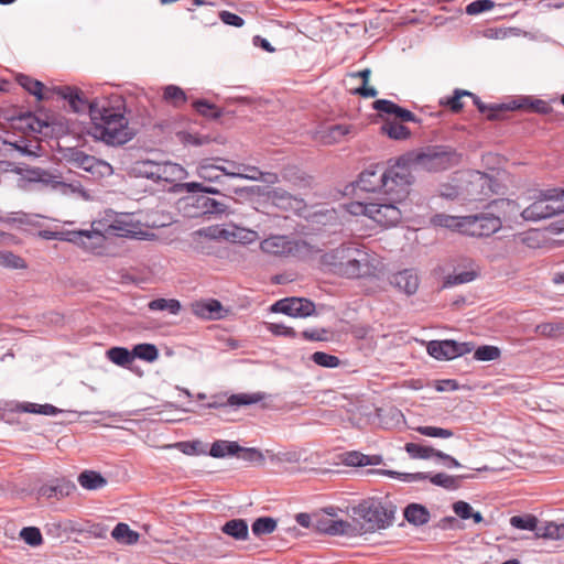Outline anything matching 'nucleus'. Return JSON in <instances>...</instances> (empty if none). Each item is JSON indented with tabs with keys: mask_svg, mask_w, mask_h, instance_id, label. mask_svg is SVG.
<instances>
[{
	"mask_svg": "<svg viewBox=\"0 0 564 564\" xmlns=\"http://www.w3.org/2000/svg\"><path fill=\"white\" fill-rule=\"evenodd\" d=\"M54 91L67 100L74 112L88 111L90 126L87 133L95 140L108 145H122L129 142L134 132L129 128V120L124 116L123 106H111L107 100L89 102L78 88L62 86Z\"/></svg>",
	"mask_w": 564,
	"mask_h": 564,
	"instance_id": "obj_1",
	"label": "nucleus"
},
{
	"mask_svg": "<svg viewBox=\"0 0 564 564\" xmlns=\"http://www.w3.org/2000/svg\"><path fill=\"white\" fill-rule=\"evenodd\" d=\"M325 259L336 274L348 279L376 275L380 265L376 253L355 243L339 246L327 253Z\"/></svg>",
	"mask_w": 564,
	"mask_h": 564,
	"instance_id": "obj_2",
	"label": "nucleus"
},
{
	"mask_svg": "<svg viewBox=\"0 0 564 564\" xmlns=\"http://www.w3.org/2000/svg\"><path fill=\"white\" fill-rule=\"evenodd\" d=\"M460 155L451 147L429 145L419 151L404 154L413 170L438 172L453 167L459 163Z\"/></svg>",
	"mask_w": 564,
	"mask_h": 564,
	"instance_id": "obj_3",
	"label": "nucleus"
},
{
	"mask_svg": "<svg viewBox=\"0 0 564 564\" xmlns=\"http://www.w3.org/2000/svg\"><path fill=\"white\" fill-rule=\"evenodd\" d=\"M403 160L404 154L384 167L381 193L395 202H403L408 197L413 183L412 172L414 170L410 162Z\"/></svg>",
	"mask_w": 564,
	"mask_h": 564,
	"instance_id": "obj_4",
	"label": "nucleus"
},
{
	"mask_svg": "<svg viewBox=\"0 0 564 564\" xmlns=\"http://www.w3.org/2000/svg\"><path fill=\"white\" fill-rule=\"evenodd\" d=\"M358 514L369 524V529H383L391 524L394 507L391 502L369 499L359 503Z\"/></svg>",
	"mask_w": 564,
	"mask_h": 564,
	"instance_id": "obj_5",
	"label": "nucleus"
},
{
	"mask_svg": "<svg viewBox=\"0 0 564 564\" xmlns=\"http://www.w3.org/2000/svg\"><path fill=\"white\" fill-rule=\"evenodd\" d=\"M463 224L464 235L469 237L482 238L490 237L498 232L502 227V221L494 212H482L475 215L465 216Z\"/></svg>",
	"mask_w": 564,
	"mask_h": 564,
	"instance_id": "obj_6",
	"label": "nucleus"
},
{
	"mask_svg": "<svg viewBox=\"0 0 564 564\" xmlns=\"http://www.w3.org/2000/svg\"><path fill=\"white\" fill-rule=\"evenodd\" d=\"M91 224V229L67 230L66 241L70 242L86 252L102 256L107 251V237Z\"/></svg>",
	"mask_w": 564,
	"mask_h": 564,
	"instance_id": "obj_7",
	"label": "nucleus"
},
{
	"mask_svg": "<svg viewBox=\"0 0 564 564\" xmlns=\"http://www.w3.org/2000/svg\"><path fill=\"white\" fill-rule=\"evenodd\" d=\"M463 97L471 98L479 112L486 115L489 120L500 119L501 111L507 108L505 106H497V104L487 105L482 102L478 96L464 89H455L453 96L441 99L440 104L457 113L464 108V104L462 101Z\"/></svg>",
	"mask_w": 564,
	"mask_h": 564,
	"instance_id": "obj_8",
	"label": "nucleus"
},
{
	"mask_svg": "<svg viewBox=\"0 0 564 564\" xmlns=\"http://www.w3.org/2000/svg\"><path fill=\"white\" fill-rule=\"evenodd\" d=\"M401 203L402 202H395L390 197H387L381 202H371L370 219L382 227L397 226L402 218V213L399 207Z\"/></svg>",
	"mask_w": 564,
	"mask_h": 564,
	"instance_id": "obj_9",
	"label": "nucleus"
},
{
	"mask_svg": "<svg viewBox=\"0 0 564 564\" xmlns=\"http://www.w3.org/2000/svg\"><path fill=\"white\" fill-rule=\"evenodd\" d=\"M549 195L550 188L541 191L534 202L521 210L520 216L527 221H539L557 215L560 207Z\"/></svg>",
	"mask_w": 564,
	"mask_h": 564,
	"instance_id": "obj_10",
	"label": "nucleus"
},
{
	"mask_svg": "<svg viewBox=\"0 0 564 564\" xmlns=\"http://www.w3.org/2000/svg\"><path fill=\"white\" fill-rule=\"evenodd\" d=\"M426 349L429 355L437 360H449L470 352L473 347L469 343L431 340Z\"/></svg>",
	"mask_w": 564,
	"mask_h": 564,
	"instance_id": "obj_11",
	"label": "nucleus"
},
{
	"mask_svg": "<svg viewBox=\"0 0 564 564\" xmlns=\"http://www.w3.org/2000/svg\"><path fill=\"white\" fill-rule=\"evenodd\" d=\"M271 310L292 317H306L315 312V305L306 299L291 297L275 302Z\"/></svg>",
	"mask_w": 564,
	"mask_h": 564,
	"instance_id": "obj_12",
	"label": "nucleus"
},
{
	"mask_svg": "<svg viewBox=\"0 0 564 564\" xmlns=\"http://www.w3.org/2000/svg\"><path fill=\"white\" fill-rule=\"evenodd\" d=\"M189 310L194 316L204 321L221 319L225 312L221 303L215 299L194 301Z\"/></svg>",
	"mask_w": 564,
	"mask_h": 564,
	"instance_id": "obj_13",
	"label": "nucleus"
},
{
	"mask_svg": "<svg viewBox=\"0 0 564 564\" xmlns=\"http://www.w3.org/2000/svg\"><path fill=\"white\" fill-rule=\"evenodd\" d=\"M389 281L391 285L406 295L415 294L420 285L419 275L413 269L395 272L390 276Z\"/></svg>",
	"mask_w": 564,
	"mask_h": 564,
	"instance_id": "obj_14",
	"label": "nucleus"
},
{
	"mask_svg": "<svg viewBox=\"0 0 564 564\" xmlns=\"http://www.w3.org/2000/svg\"><path fill=\"white\" fill-rule=\"evenodd\" d=\"M384 167L380 164L364 170L358 177V186L365 192H381Z\"/></svg>",
	"mask_w": 564,
	"mask_h": 564,
	"instance_id": "obj_15",
	"label": "nucleus"
},
{
	"mask_svg": "<svg viewBox=\"0 0 564 564\" xmlns=\"http://www.w3.org/2000/svg\"><path fill=\"white\" fill-rule=\"evenodd\" d=\"M405 477L408 480H422L429 478L434 486L442 487L447 490H456L460 487V481L468 476H452L445 473H438L430 476L426 473H416L408 474Z\"/></svg>",
	"mask_w": 564,
	"mask_h": 564,
	"instance_id": "obj_16",
	"label": "nucleus"
},
{
	"mask_svg": "<svg viewBox=\"0 0 564 564\" xmlns=\"http://www.w3.org/2000/svg\"><path fill=\"white\" fill-rule=\"evenodd\" d=\"M75 489L76 486L74 482L65 478H59L41 486L39 495L47 499L55 498L59 500L68 497Z\"/></svg>",
	"mask_w": 564,
	"mask_h": 564,
	"instance_id": "obj_17",
	"label": "nucleus"
},
{
	"mask_svg": "<svg viewBox=\"0 0 564 564\" xmlns=\"http://www.w3.org/2000/svg\"><path fill=\"white\" fill-rule=\"evenodd\" d=\"M263 252L274 256H286L293 252L294 242L286 236H271L260 243Z\"/></svg>",
	"mask_w": 564,
	"mask_h": 564,
	"instance_id": "obj_18",
	"label": "nucleus"
},
{
	"mask_svg": "<svg viewBox=\"0 0 564 564\" xmlns=\"http://www.w3.org/2000/svg\"><path fill=\"white\" fill-rule=\"evenodd\" d=\"M497 106L507 107L506 109H503L501 111V115L507 111L516 110V109H528L533 112L542 113V115H546V113L551 112V110H552L551 106L545 100L535 99V98H531V97L522 98L519 101L513 100L512 102H509V104H497Z\"/></svg>",
	"mask_w": 564,
	"mask_h": 564,
	"instance_id": "obj_19",
	"label": "nucleus"
},
{
	"mask_svg": "<svg viewBox=\"0 0 564 564\" xmlns=\"http://www.w3.org/2000/svg\"><path fill=\"white\" fill-rule=\"evenodd\" d=\"M488 209L494 212L496 216L500 217V220H514L518 215L521 213L520 205L512 199L500 198L492 200Z\"/></svg>",
	"mask_w": 564,
	"mask_h": 564,
	"instance_id": "obj_20",
	"label": "nucleus"
},
{
	"mask_svg": "<svg viewBox=\"0 0 564 564\" xmlns=\"http://www.w3.org/2000/svg\"><path fill=\"white\" fill-rule=\"evenodd\" d=\"M351 131V126L349 124H330L325 128H322L317 131L316 138L323 144H335L344 140V138L349 134Z\"/></svg>",
	"mask_w": 564,
	"mask_h": 564,
	"instance_id": "obj_21",
	"label": "nucleus"
},
{
	"mask_svg": "<svg viewBox=\"0 0 564 564\" xmlns=\"http://www.w3.org/2000/svg\"><path fill=\"white\" fill-rule=\"evenodd\" d=\"M161 171L162 162H155L152 160L138 161L133 166V172L137 176L151 180L154 183H160Z\"/></svg>",
	"mask_w": 564,
	"mask_h": 564,
	"instance_id": "obj_22",
	"label": "nucleus"
},
{
	"mask_svg": "<svg viewBox=\"0 0 564 564\" xmlns=\"http://www.w3.org/2000/svg\"><path fill=\"white\" fill-rule=\"evenodd\" d=\"M315 528L318 532L329 535L347 534L350 523L344 520H334L332 518H321L316 521Z\"/></svg>",
	"mask_w": 564,
	"mask_h": 564,
	"instance_id": "obj_23",
	"label": "nucleus"
},
{
	"mask_svg": "<svg viewBox=\"0 0 564 564\" xmlns=\"http://www.w3.org/2000/svg\"><path fill=\"white\" fill-rule=\"evenodd\" d=\"M344 463L347 466L354 467L377 466L382 463V457L380 455H365L352 451L345 454Z\"/></svg>",
	"mask_w": 564,
	"mask_h": 564,
	"instance_id": "obj_24",
	"label": "nucleus"
},
{
	"mask_svg": "<svg viewBox=\"0 0 564 564\" xmlns=\"http://www.w3.org/2000/svg\"><path fill=\"white\" fill-rule=\"evenodd\" d=\"M185 175L186 171L182 165L170 161L162 162L160 183L173 184L175 182L182 181Z\"/></svg>",
	"mask_w": 564,
	"mask_h": 564,
	"instance_id": "obj_25",
	"label": "nucleus"
},
{
	"mask_svg": "<svg viewBox=\"0 0 564 564\" xmlns=\"http://www.w3.org/2000/svg\"><path fill=\"white\" fill-rule=\"evenodd\" d=\"M216 159H204L198 163L197 175L208 182H219L221 175L220 165L215 164Z\"/></svg>",
	"mask_w": 564,
	"mask_h": 564,
	"instance_id": "obj_26",
	"label": "nucleus"
},
{
	"mask_svg": "<svg viewBox=\"0 0 564 564\" xmlns=\"http://www.w3.org/2000/svg\"><path fill=\"white\" fill-rule=\"evenodd\" d=\"M241 446L237 442L231 441H216L212 444L209 455L215 458H223L225 456H235L239 454Z\"/></svg>",
	"mask_w": 564,
	"mask_h": 564,
	"instance_id": "obj_27",
	"label": "nucleus"
},
{
	"mask_svg": "<svg viewBox=\"0 0 564 564\" xmlns=\"http://www.w3.org/2000/svg\"><path fill=\"white\" fill-rule=\"evenodd\" d=\"M18 84L22 86L29 94L36 97L37 100L47 99L44 94V85L37 79H34L24 74H18L15 77Z\"/></svg>",
	"mask_w": 564,
	"mask_h": 564,
	"instance_id": "obj_28",
	"label": "nucleus"
},
{
	"mask_svg": "<svg viewBox=\"0 0 564 564\" xmlns=\"http://www.w3.org/2000/svg\"><path fill=\"white\" fill-rule=\"evenodd\" d=\"M15 174L22 176V180L28 182L48 183L51 181V174L41 167H20L15 166L11 170Z\"/></svg>",
	"mask_w": 564,
	"mask_h": 564,
	"instance_id": "obj_29",
	"label": "nucleus"
},
{
	"mask_svg": "<svg viewBox=\"0 0 564 564\" xmlns=\"http://www.w3.org/2000/svg\"><path fill=\"white\" fill-rule=\"evenodd\" d=\"M404 518L414 525H423L430 520L429 510L419 503H411L404 509Z\"/></svg>",
	"mask_w": 564,
	"mask_h": 564,
	"instance_id": "obj_30",
	"label": "nucleus"
},
{
	"mask_svg": "<svg viewBox=\"0 0 564 564\" xmlns=\"http://www.w3.org/2000/svg\"><path fill=\"white\" fill-rule=\"evenodd\" d=\"M465 216H451L445 214H437L432 218L435 226L444 227L464 235L463 224Z\"/></svg>",
	"mask_w": 564,
	"mask_h": 564,
	"instance_id": "obj_31",
	"label": "nucleus"
},
{
	"mask_svg": "<svg viewBox=\"0 0 564 564\" xmlns=\"http://www.w3.org/2000/svg\"><path fill=\"white\" fill-rule=\"evenodd\" d=\"M241 178L251 180V181H263L267 183L274 184L278 182L279 177L275 173H263L258 167L252 165H246L241 163Z\"/></svg>",
	"mask_w": 564,
	"mask_h": 564,
	"instance_id": "obj_32",
	"label": "nucleus"
},
{
	"mask_svg": "<svg viewBox=\"0 0 564 564\" xmlns=\"http://www.w3.org/2000/svg\"><path fill=\"white\" fill-rule=\"evenodd\" d=\"M223 532L236 540H246L248 538V524L243 519H232L223 527Z\"/></svg>",
	"mask_w": 564,
	"mask_h": 564,
	"instance_id": "obj_33",
	"label": "nucleus"
},
{
	"mask_svg": "<svg viewBox=\"0 0 564 564\" xmlns=\"http://www.w3.org/2000/svg\"><path fill=\"white\" fill-rule=\"evenodd\" d=\"M111 536L116 541L124 543L127 545L135 544L140 538L138 532L131 530L128 524L122 523V522L118 523L113 528V530L111 532Z\"/></svg>",
	"mask_w": 564,
	"mask_h": 564,
	"instance_id": "obj_34",
	"label": "nucleus"
},
{
	"mask_svg": "<svg viewBox=\"0 0 564 564\" xmlns=\"http://www.w3.org/2000/svg\"><path fill=\"white\" fill-rule=\"evenodd\" d=\"M381 131L387 134L390 139L393 140H406L411 135V131L409 128L403 126L400 122L393 121V120H387L381 126Z\"/></svg>",
	"mask_w": 564,
	"mask_h": 564,
	"instance_id": "obj_35",
	"label": "nucleus"
},
{
	"mask_svg": "<svg viewBox=\"0 0 564 564\" xmlns=\"http://www.w3.org/2000/svg\"><path fill=\"white\" fill-rule=\"evenodd\" d=\"M78 482L85 489L96 490L106 486L107 480L97 471L85 470L78 476Z\"/></svg>",
	"mask_w": 564,
	"mask_h": 564,
	"instance_id": "obj_36",
	"label": "nucleus"
},
{
	"mask_svg": "<svg viewBox=\"0 0 564 564\" xmlns=\"http://www.w3.org/2000/svg\"><path fill=\"white\" fill-rule=\"evenodd\" d=\"M163 99L176 108L185 105L187 101L185 91L176 85H167L164 87Z\"/></svg>",
	"mask_w": 564,
	"mask_h": 564,
	"instance_id": "obj_37",
	"label": "nucleus"
},
{
	"mask_svg": "<svg viewBox=\"0 0 564 564\" xmlns=\"http://www.w3.org/2000/svg\"><path fill=\"white\" fill-rule=\"evenodd\" d=\"M535 333L545 338H557L564 335V322H547L535 326Z\"/></svg>",
	"mask_w": 564,
	"mask_h": 564,
	"instance_id": "obj_38",
	"label": "nucleus"
},
{
	"mask_svg": "<svg viewBox=\"0 0 564 564\" xmlns=\"http://www.w3.org/2000/svg\"><path fill=\"white\" fill-rule=\"evenodd\" d=\"M107 358L117 366L127 367L133 361L132 351L124 347H111L106 352Z\"/></svg>",
	"mask_w": 564,
	"mask_h": 564,
	"instance_id": "obj_39",
	"label": "nucleus"
},
{
	"mask_svg": "<svg viewBox=\"0 0 564 564\" xmlns=\"http://www.w3.org/2000/svg\"><path fill=\"white\" fill-rule=\"evenodd\" d=\"M151 311H167L170 314L177 315L182 305L176 299H155L148 304Z\"/></svg>",
	"mask_w": 564,
	"mask_h": 564,
	"instance_id": "obj_40",
	"label": "nucleus"
},
{
	"mask_svg": "<svg viewBox=\"0 0 564 564\" xmlns=\"http://www.w3.org/2000/svg\"><path fill=\"white\" fill-rule=\"evenodd\" d=\"M66 160L68 163L86 172L89 165L94 163L95 156L86 154L82 150L70 149L66 155Z\"/></svg>",
	"mask_w": 564,
	"mask_h": 564,
	"instance_id": "obj_41",
	"label": "nucleus"
},
{
	"mask_svg": "<svg viewBox=\"0 0 564 564\" xmlns=\"http://www.w3.org/2000/svg\"><path fill=\"white\" fill-rule=\"evenodd\" d=\"M133 359L139 358L147 362H153L159 358V350L153 344H138L132 349Z\"/></svg>",
	"mask_w": 564,
	"mask_h": 564,
	"instance_id": "obj_42",
	"label": "nucleus"
},
{
	"mask_svg": "<svg viewBox=\"0 0 564 564\" xmlns=\"http://www.w3.org/2000/svg\"><path fill=\"white\" fill-rule=\"evenodd\" d=\"M404 449L413 459H429L431 457H436L437 454V449L416 443H406Z\"/></svg>",
	"mask_w": 564,
	"mask_h": 564,
	"instance_id": "obj_43",
	"label": "nucleus"
},
{
	"mask_svg": "<svg viewBox=\"0 0 564 564\" xmlns=\"http://www.w3.org/2000/svg\"><path fill=\"white\" fill-rule=\"evenodd\" d=\"M265 394L262 392L256 393H237L231 394L228 398L227 403L231 406H241V405H250L256 404L264 399Z\"/></svg>",
	"mask_w": 564,
	"mask_h": 564,
	"instance_id": "obj_44",
	"label": "nucleus"
},
{
	"mask_svg": "<svg viewBox=\"0 0 564 564\" xmlns=\"http://www.w3.org/2000/svg\"><path fill=\"white\" fill-rule=\"evenodd\" d=\"M536 538L550 539V540H563L564 539V524L555 522H549L536 530Z\"/></svg>",
	"mask_w": 564,
	"mask_h": 564,
	"instance_id": "obj_45",
	"label": "nucleus"
},
{
	"mask_svg": "<svg viewBox=\"0 0 564 564\" xmlns=\"http://www.w3.org/2000/svg\"><path fill=\"white\" fill-rule=\"evenodd\" d=\"M0 267L7 269H26L28 264L23 258L8 250H0Z\"/></svg>",
	"mask_w": 564,
	"mask_h": 564,
	"instance_id": "obj_46",
	"label": "nucleus"
},
{
	"mask_svg": "<svg viewBox=\"0 0 564 564\" xmlns=\"http://www.w3.org/2000/svg\"><path fill=\"white\" fill-rule=\"evenodd\" d=\"M538 518L532 514L513 516L510 518L511 527L519 530L534 531L535 533L536 530L540 528L538 527Z\"/></svg>",
	"mask_w": 564,
	"mask_h": 564,
	"instance_id": "obj_47",
	"label": "nucleus"
},
{
	"mask_svg": "<svg viewBox=\"0 0 564 564\" xmlns=\"http://www.w3.org/2000/svg\"><path fill=\"white\" fill-rule=\"evenodd\" d=\"M276 528V521L271 517L258 518L252 523V532L257 536L272 533Z\"/></svg>",
	"mask_w": 564,
	"mask_h": 564,
	"instance_id": "obj_48",
	"label": "nucleus"
},
{
	"mask_svg": "<svg viewBox=\"0 0 564 564\" xmlns=\"http://www.w3.org/2000/svg\"><path fill=\"white\" fill-rule=\"evenodd\" d=\"M86 172L89 173L93 178L98 180L111 175L113 171L108 162L95 158L94 163L89 165Z\"/></svg>",
	"mask_w": 564,
	"mask_h": 564,
	"instance_id": "obj_49",
	"label": "nucleus"
},
{
	"mask_svg": "<svg viewBox=\"0 0 564 564\" xmlns=\"http://www.w3.org/2000/svg\"><path fill=\"white\" fill-rule=\"evenodd\" d=\"M474 265L475 264L471 263L469 270L448 275L446 279V284L447 285H457V284L468 283V282H471L473 280H475L478 275V271L476 269H474Z\"/></svg>",
	"mask_w": 564,
	"mask_h": 564,
	"instance_id": "obj_50",
	"label": "nucleus"
},
{
	"mask_svg": "<svg viewBox=\"0 0 564 564\" xmlns=\"http://www.w3.org/2000/svg\"><path fill=\"white\" fill-rule=\"evenodd\" d=\"M414 430L427 437L449 438L454 435L452 430L430 425L417 426Z\"/></svg>",
	"mask_w": 564,
	"mask_h": 564,
	"instance_id": "obj_51",
	"label": "nucleus"
},
{
	"mask_svg": "<svg viewBox=\"0 0 564 564\" xmlns=\"http://www.w3.org/2000/svg\"><path fill=\"white\" fill-rule=\"evenodd\" d=\"M208 214H223L226 212V205L209 197H200L196 199V204Z\"/></svg>",
	"mask_w": 564,
	"mask_h": 564,
	"instance_id": "obj_52",
	"label": "nucleus"
},
{
	"mask_svg": "<svg viewBox=\"0 0 564 564\" xmlns=\"http://www.w3.org/2000/svg\"><path fill=\"white\" fill-rule=\"evenodd\" d=\"M21 539L31 546H39L43 542L41 531L35 527L23 528L20 532Z\"/></svg>",
	"mask_w": 564,
	"mask_h": 564,
	"instance_id": "obj_53",
	"label": "nucleus"
},
{
	"mask_svg": "<svg viewBox=\"0 0 564 564\" xmlns=\"http://www.w3.org/2000/svg\"><path fill=\"white\" fill-rule=\"evenodd\" d=\"M474 357L481 361H491L500 357V349L496 346L484 345L475 350Z\"/></svg>",
	"mask_w": 564,
	"mask_h": 564,
	"instance_id": "obj_54",
	"label": "nucleus"
},
{
	"mask_svg": "<svg viewBox=\"0 0 564 564\" xmlns=\"http://www.w3.org/2000/svg\"><path fill=\"white\" fill-rule=\"evenodd\" d=\"M312 360L316 365L326 367V368H336L340 364V360L338 357H336L334 355L326 354L324 351H315L312 355Z\"/></svg>",
	"mask_w": 564,
	"mask_h": 564,
	"instance_id": "obj_55",
	"label": "nucleus"
},
{
	"mask_svg": "<svg viewBox=\"0 0 564 564\" xmlns=\"http://www.w3.org/2000/svg\"><path fill=\"white\" fill-rule=\"evenodd\" d=\"M193 107L198 113H200L204 117H220V111L217 109V107L206 100H196L193 102Z\"/></svg>",
	"mask_w": 564,
	"mask_h": 564,
	"instance_id": "obj_56",
	"label": "nucleus"
},
{
	"mask_svg": "<svg viewBox=\"0 0 564 564\" xmlns=\"http://www.w3.org/2000/svg\"><path fill=\"white\" fill-rule=\"evenodd\" d=\"M216 162H224L225 165H220L221 175L241 178V163L217 158Z\"/></svg>",
	"mask_w": 564,
	"mask_h": 564,
	"instance_id": "obj_57",
	"label": "nucleus"
},
{
	"mask_svg": "<svg viewBox=\"0 0 564 564\" xmlns=\"http://www.w3.org/2000/svg\"><path fill=\"white\" fill-rule=\"evenodd\" d=\"M495 7V2L492 0H476L470 2L466 7V13L469 15H476L485 11H489Z\"/></svg>",
	"mask_w": 564,
	"mask_h": 564,
	"instance_id": "obj_58",
	"label": "nucleus"
},
{
	"mask_svg": "<svg viewBox=\"0 0 564 564\" xmlns=\"http://www.w3.org/2000/svg\"><path fill=\"white\" fill-rule=\"evenodd\" d=\"M268 330L275 336H284L294 338L296 336V332L282 323H268Z\"/></svg>",
	"mask_w": 564,
	"mask_h": 564,
	"instance_id": "obj_59",
	"label": "nucleus"
},
{
	"mask_svg": "<svg viewBox=\"0 0 564 564\" xmlns=\"http://www.w3.org/2000/svg\"><path fill=\"white\" fill-rule=\"evenodd\" d=\"M346 210L354 216H367L370 218V203L350 202L346 205Z\"/></svg>",
	"mask_w": 564,
	"mask_h": 564,
	"instance_id": "obj_60",
	"label": "nucleus"
},
{
	"mask_svg": "<svg viewBox=\"0 0 564 564\" xmlns=\"http://www.w3.org/2000/svg\"><path fill=\"white\" fill-rule=\"evenodd\" d=\"M373 109L383 112L387 115H395L397 110L399 109V105L394 104L391 100L388 99H378L373 102Z\"/></svg>",
	"mask_w": 564,
	"mask_h": 564,
	"instance_id": "obj_61",
	"label": "nucleus"
},
{
	"mask_svg": "<svg viewBox=\"0 0 564 564\" xmlns=\"http://www.w3.org/2000/svg\"><path fill=\"white\" fill-rule=\"evenodd\" d=\"M238 458H241L247 462H262L263 455L257 448H246L241 447L239 454H235Z\"/></svg>",
	"mask_w": 564,
	"mask_h": 564,
	"instance_id": "obj_62",
	"label": "nucleus"
},
{
	"mask_svg": "<svg viewBox=\"0 0 564 564\" xmlns=\"http://www.w3.org/2000/svg\"><path fill=\"white\" fill-rule=\"evenodd\" d=\"M219 18L221 22H224L225 24L232 25L236 28H240L245 23L243 19L240 15L229 11H221L219 13Z\"/></svg>",
	"mask_w": 564,
	"mask_h": 564,
	"instance_id": "obj_63",
	"label": "nucleus"
},
{
	"mask_svg": "<svg viewBox=\"0 0 564 564\" xmlns=\"http://www.w3.org/2000/svg\"><path fill=\"white\" fill-rule=\"evenodd\" d=\"M453 510L457 517L460 519H469L471 517L473 508L468 502L465 501H456L453 505Z\"/></svg>",
	"mask_w": 564,
	"mask_h": 564,
	"instance_id": "obj_64",
	"label": "nucleus"
}]
</instances>
